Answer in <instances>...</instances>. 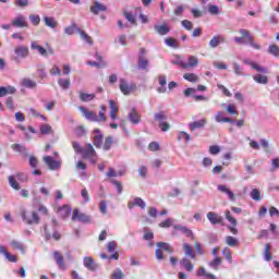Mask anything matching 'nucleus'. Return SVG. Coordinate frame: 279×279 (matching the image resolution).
Segmentation results:
<instances>
[{"label": "nucleus", "mask_w": 279, "mask_h": 279, "mask_svg": "<svg viewBox=\"0 0 279 279\" xmlns=\"http://www.w3.org/2000/svg\"><path fill=\"white\" fill-rule=\"evenodd\" d=\"M93 143L97 149H101V146L104 145V134L95 135Z\"/></svg>", "instance_id": "40"}, {"label": "nucleus", "mask_w": 279, "mask_h": 279, "mask_svg": "<svg viewBox=\"0 0 279 279\" xmlns=\"http://www.w3.org/2000/svg\"><path fill=\"white\" fill-rule=\"evenodd\" d=\"M165 43H166L167 47H172V49L180 48L178 40L173 39V37H169V38L165 39Z\"/></svg>", "instance_id": "44"}, {"label": "nucleus", "mask_w": 279, "mask_h": 279, "mask_svg": "<svg viewBox=\"0 0 279 279\" xmlns=\"http://www.w3.org/2000/svg\"><path fill=\"white\" fill-rule=\"evenodd\" d=\"M123 16L131 23V25H136V16H134V13L125 11Z\"/></svg>", "instance_id": "46"}, {"label": "nucleus", "mask_w": 279, "mask_h": 279, "mask_svg": "<svg viewBox=\"0 0 279 279\" xmlns=\"http://www.w3.org/2000/svg\"><path fill=\"white\" fill-rule=\"evenodd\" d=\"M207 219L211 223V226L222 225L223 217L218 216L215 211L207 213Z\"/></svg>", "instance_id": "14"}, {"label": "nucleus", "mask_w": 279, "mask_h": 279, "mask_svg": "<svg viewBox=\"0 0 279 279\" xmlns=\"http://www.w3.org/2000/svg\"><path fill=\"white\" fill-rule=\"evenodd\" d=\"M197 276L199 277L205 276V278L217 279L215 275L206 272V269L204 267H201L198 269Z\"/></svg>", "instance_id": "53"}, {"label": "nucleus", "mask_w": 279, "mask_h": 279, "mask_svg": "<svg viewBox=\"0 0 279 279\" xmlns=\"http://www.w3.org/2000/svg\"><path fill=\"white\" fill-rule=\"evenodd\" d=\"M199 64V59L195 56H190L187 62H185V69H195Z\"/></svg>", "instance_id": "28"}, {"label": "nucleus", "mask_w": 279, "mask_h": 279, "mask_svg": "<svg viewBox=\"0 0 279 279\" xmlns=\"http://www.w3.org/2000/svg\"><path fill=\"white\" fill-rule=\"evenodd\" d=\"M46 47L47 48L38 45V41L31 43V49L33 51H38L39 56H43V58H48L49 56H53V48H51L49 44H46Z\"/></svg>", "instance_id": "5"}, {"label": "nucleus", "mask_w": 279, "mask_h": 279, "mask_svg": "<svg viewBox=\"0 0 279 279\" xmlns=\"http://www.w3.org/2000/svg\"><path fill=\"white\" fill-rule=\"evenodd\" d=\"M22 85L25 86V88H36L37 83L29 78H24Z\"/></svg>", "instance_id": "54"}, {"label": "nucleus", "mask_w": 279, "mask_h": 279, "mask_svg": "<svg viewBox=\"0 0 279 279\" xmlns=\"http://www.w3.org/2000/svg\"><path fill=\"white\" fill-rule=\"evenodd\" d=\"M11 246L13 247V250H17L22 254H25V245H23V243L16 241V240H13V241H11Z\"/></svg>", "instance_id": "42"}, {"label": "nucleus", "mask_w": 279, "mask_h": 279, "mask_svg": "<svg viewBox=\"0 0 279 279\" xmlns=\"http://www.w3.org/2000/svg\"><path fill=\"white\" fill-rule=\"evenodd\" d=\"M157 250L155 251V256L157 258V260H165V254L163 252H168V254H173V248L171 246V244L167 243V242H157Z\"/></svg>", "instance_id": "4"}, {"label": "nucleus", "mask_w": 279, "mask_h": 279, "mask_svg": "<svg viewBox=\"0 0 279 279\" xmlns=\"http://www.w3.org/2000/svg\"><path fill=\"white\" fill-rule=\"evenodd\" d=\"M226 43V37L223 35H216L209 40L210 49H217L219 45Z\"/></svg>", "instance_id": "15"}, {"label": "nucleus", "mask_w": 279, "mask_h": 279, "mask_svg": "<svg viewBox=\"0 0 279 279\" xmlns=\"http://www.w3.org/2000/svg\"><path fill=\"white\" fill-rule=\"evenodd\" d=\"M226 219L227 221H229V223H231L230 226L227 227L231 234H239V229H236V219L232 217L230 210L226 211Z\"/></svg>", "instance_id": "9"}, {"label": "nucleus", "mask_w": 279, "mask_h": 279, "mask_svg": "<svg viewBox=\"0 0 279 279\" xmlns=\"http://www.w3.org/2000/svg\"><path fill=\"white\" fill-rule=\"evenodd\" d=\"M183 250L185 252V256H189L190 258H193V259L196 258L195 251L193 250V247L191 245H189V243L183 244Z\"/></svg>", "instance_id": "36"}, {"label": "nucleus", "mask_w": 279, "mask_h": 279, "mask_svg": "<svg viewBox=\"0 0 279 279\" xmlns=\"http://www.w3.org/2000/svg\"><path fill=\"white\" fill-rule=\"evenodd\" d=\"M20 216L22 217V221L27 223V226H38V223H40L38 211H27V209H22Z\"/></svg>", "instance_id": "2"}, {"label": "nucleus", "mask_w": 279, "mask_h": 279, "mask_svg": "<svg viewBox=\"0 0 279 279\" xmlns=\"http://www.w3.org/2000/svg\"><path fill=\"white\" fill-rule=\"evenodd\" d=\"M57 213L62 217V219H65V217L71 215V207H69V205H64L62 207H59L57 209Z\"/></svg>", "instance_id": "33"}, {"label": "nucleus", "mask_w": 279, "mask_h": 279, "mask_svg": "<svg viewBox=\"0 0 279 279\" xmlns=\"http://www.w3.org/2000/svg\"><path fill=\"white\" fill-rule=\"evenodd\" d=\"M206 123H208L206 119H201L198 121L191 122L189 124V129L191 132H195V130L204 129L206 126Z\"/></svg>", "instance_id": "18"}, {"label": "nucleus", "mask_w": 279, "mask_h": 279, "mask_svg": "<svg viewBox=\"0 0 279 279\" xmlns=\"http://www.w3.org/2000/svg\"><path fill=\"white\" fill-rule=\"evenodd\" d=\"M13 27H29V24L27 23V20L25 19V15H19L12 21Z\"/></svg>", "instance_id": "17"}, {"label": "nucleus", "mask_w": 279, "mask_h": 279, "mask_svg": "<svg viewBox=\"0 0 279 279\" xmlns=\"http://www.w3.org/2000/svg\"><path fill=\"white\" fill-rule=\"evenodd\" d=\"M159 84L160 87L157 88V92L160 94L167 93V77L165 75H159Z\"/></svg>", "instance_id": "35"}, {"label": "nucleus", "mask_w": 279, "mask_h": 279, "mask_svg": "<svg viewBox=\"0 0 279 279\" xmlns=\"http://www.w3.org/2000/svg\"><path fill=\"white\" fill-rule=\"evenodd\" d=\"M226 110L228 112V114H231L233 117H239V110H236V106L235 105H228L226 107Z\"/></svg>", "instance_id": "51"}, {"label": "nucleus", "mask_w": 279, "mask_h": 279, "mask_svg": "<svg viewBox=\"0 0 279 279\" xmlns=\"http://www.w3.org/2000/svg\"><path fill=\"white\" fill-rule=\"evenodd\" d=\"M72 221H80L81 223H89L90 216L84 213H80L78 209H74L72 215Z\"/></svg>", "instance_id": "10"}, {"label": "nucleus", "mask_w": 279, "mask_h": 279, "mask_svg": "<svg viewBox=\"0 0 279 279\" xmlns=\"http://www.w3.org/2000/svg\"><path fill=\"white\" fill-rule=\"evenodd\" d=\"M40 132L41 134H53V129L49 124H41Z\"/></svg>", "instance_id": "58"}, {"label": "nucleus", "mask_w": 279, "mask_h": 279, "mask_svg": "<svg viewBox=\"0 0 279 279\" xmlns=\"http://www.w3.org/2000/svg\"><path fill=\"white\" fill-rule=\"evenodd\" d=\"M271 245L270 244H266L265 245V251H264V258L265 260L269 262L271 260Z\"/></svg>", "instance_id": "57"}, {"label": "nucleus", "mask_w": 279, "mask_h": 279, "mask_svg": "<svg viewBox=\"0 0 279 279\" xmlns=\"http://www.w3.org/2000/svg\"><path fill=\"white\" fill-rule=\"evenodd\" d=\"M183 80H186L187 82H191L192 84H197L199 82V76L195 73H185L183 75Z\"/></svg>", "instance_id": "38"}, {"label": "nucleus", "mask_w": 279, "mask_h": 279, "mask_svg": "<svg viewBox=\"0 0 279 279\" xmlns=\"http://www.w3.org/2000/svg\"><path fill=\"white\" fill-rule=\"evenodd\" d=\"M154 118L155 121H158L161 132H169V130H171V124L167 122V114H165V111L155 113Z\"/></svg>", "instance_id": "7"}, {"label": "nucleus", "mask_w": 279, "mask_h": 279, "mask_svg": "<svg viewBox=\"0 0 279 279\" xmlns=\"http://www.w3.org/2000/svg\"><path fill=\"white\" fill-rule=\"evenodd\" d=\"M254 82H256L257 84H269V77H267V75H263V74H256L253 76Z\"/></svg>", "instance_id": "37"}, {"label": "nucleus", "mask_w": 279, "mask_h": 279, "mask_svg": "<svg viewBox=\"0 0 279 279\" xmlns=\"http://www.w3.org/2000/svg\"><path fill=\"white\" fill-rule=\"evenodd\" d=\"M83 158H87L92 162V165H96L97 162V151H95V148L93 147V144H86L85 147H83V153H81Z\"/></svg>", "instance_id": "6"}, {"label": "nucleus", "mask_w": 279, "mask_h": 279, "mask_svg": "<svg viewBox=\"0 0 279 279\" xmlns=\"http://www.w3.org/2000/svg\"><path fill=\"white\" fill-rule=\"evenodd\" d=\"M44 236L46 241H50V239H54V241H60L62 239V235L58 232V230H53V233L51 235V232H49V228L47 225L44 226Z\"/></svg>", "instance_id": "13"}, {"label": "nucleus", "mask_w": 279, "mask_h": 279, "mask_svg": "<svg viewBox=\"0 0 279 279\" xmlns=\"http://www.w3.org/2000/svg\"><path fill=\"white\" fill-rule=\"evenodd\" d=\"M80 111L82 112L83 117L87 119V121H92L94 123H99V118H97V113L94 111H88L85 107H80Z\"/></svg>", "instance_id": "11"}, {"label": "nucleus", "mask_w": 279, "mask_h": 279, "mask_svg": "<svg viewBox=\"0 0 279 279\" xmlns=\"http://www.w3.org/2000/svg\"><path fill=\"white\" fill-rule=\"evenodd\" d=\"M16 93V88L13 86L0 87V97H5V95H14Z\"/></svg>", "instance_id": "34"}, {"label": "nucleus", "mask_w": 279, "mask_h": 279, "mask_svg": "<svg viewBox=\"0 0 279 279\" xmlns=\"http://www.w3.org/2000/svg\"><path fill=\"white\" fill-rule=\"evenodd\" d=\"M58 84L63 90H68L69 86H71V81L69 78H59Z\"/></svg>", "instance_id": "50"}, {"label": "nucleus", "mask_w": 279, "mask_h": 279, "mask_svg": "<svg viewBox=\"0 0 279 279\" xmlns=\"http://www.w3.org/2000/svg\"><path fill=\"white\" fill-rule=\"evenodd\" d=\"M174 230H179L182 234H185L189 239H193V231L185 226L174 225Z\"/></svg>", "instance_id": "24"}, {"label": "nucleus", "mask_w": 279, "mask_h": 279, "mask_svg": "<svg viewBox=\"0 0 279 279\" xmlns=\"http://www.w3.org/2000/svg\"><path fill=\"white\" fill-rule=\"evenodd\" d=\"M14 53L17 58H27L29 56V48L26 46H19L15 48Z\"/></svg>", "instance_id": "20"}, {"label": "nucleus", "mask_w": 279, "mask_h": 279, "mask_svg": "<svg viewBox=\"0 0 279 279\" xmlns=\"http://www.w3.org/2000/svg\"><path fill=\"white\" fill-rule=\"evenodd\" d=\"M209 267H211V269H215V271H217V269H219V266H221V257H215L211 262L208 263Z\"/></svg>", "instance_id": "45"}, {"label": "nucleus", "mask_w": 279, "mask_h": 279, "mask_svg": "<svg viewBox=\"0 0 279 279\" xmlns=\"http://www.w3.org/2000/svg\"><path fill=\"white\" fill-rule=\"evenodd\" d=\"M208 12L209 14H213L214 16H217V14H219V7L215 5V4H208Z\"/></svg>", "instance_id": "63"}, {"label": "nucleus", "mask_w": 279, "mask_h": 279, "mask_svg": "<svg viewBox=\"0 0 279 279\" xmlns=\"http://www.w3.org/2000/svg\"><path fill=\"white\" fill-rule=\"evenodd\" d=\"M216 123H234V120L229 117H223V111H218L215 116Z\"/></svg>", "instance_id": "22"}, {"label": "nucleus", "mask_w": 279, "mask_h": 279, "mask_svg": "<svg viewBox=\"0 0 279 279\" xmlns=\"http://www.w3.org/2000/svg\"><path fill=\"white\" fill-rule=\"evenodd\" d=\"M53 258L59 269H64V256H62L59 251L53 252Z\"/></svg>", "instance_id": "26"}, {"label": "nucleus", "mask_w": 279, "mask_h": 279, "mask_svg": "<svg viewBox=\"0 0 279 279\" xmlns=\"http://www.w3.org/2000/svg\"><path fill=\"white\" fill-rule=\"evenodd\" d=\"M112 143H114V140L112 138V136H108L105 140V144L102 146L105 151H110L111 147H112Z\"/></svg>", "instance_id": "48"}, {"label": "nucleus", "mask_w": 279, "mask_h": 279, "mask_svg": "<svg viewBox=\"0 0 279 279\" xmlns=\"http://www.w3.org/2000/svg\"><path fill=\"white\" fill-rule=\"evenodd\" d=\"M155 31L157 32V34H159V36H167V34L171 32V28H169L167 24L155 25Z\"/></svg>", "instance_id": "29"}, {"label": "nucleus", "mask_w": 279, "mask_h": 279, "mask_svg": "<svg viewBox=\"0 0 279 279\" xmlns=\"http://www.w3.org/2000/svg\"><path fill=\"white\" fill-rule=\"evenodd\" d=\"M268 53L275 56V58H279V47L276 45H270L268 47Z\"/></svg>", "instance_id": "56"}, {"label": "nucleus", "mask_w": 279, "mask_h": 279, "mask_svg": "<svg viewBox=\"0 0 279 279\" xmlns=\"http://www.w3.org/2000/svg\"><path fill=\"white\" fill-rule=\"evenodd\" d=\"M11 147L13 151H17L19 154H27V148L21 144H13Z\"/></svg>", "instance_id": "52"}, {"label": "nucleus", "mask_w": 279, "mask_h": 279, "mask_svg": "<svg viewBox=\"0 0 279 279\" xmlns=\"http://www.w3.org/2000/svg\"><path fill=\"white\" fill-rule=\"evenodd\" d=\"M72 147L75 154H82L84 151V147L80 144V142H72Z\"/></svg>", "instance_id": "62"}, {"label": "nucleus", "mask_w": 279, "mask_h": 279, "mask_svg": "<svg viewBox=\"0 0 279 279\" xmlns=\"http://www.w3.org/2000/svg\"><path fill=\"white\" fill-rule=\"evenodd\" d=\"M123 278H125V274L123 272V270H121V268H117L111 274V279H123Z\"/></svg>", "instance_id": "49"}, {"label": "nucleus", "mask_w": 279, "mask_h": 279, "mask_svg": "<svg viewBox=\"0 0 279 279\" xmlns=\"http://www.w3.org/2000/svg\"><path fill=\"white\" fill-rule=\"evenodd\" d=\"M75 32L80 34L82 40H85V43H87L88 45H93V38L88 36V34H86L84 31H82V28L76 27L75 25L68 26L64 28V34H66L68 36H73Z\"/></svg>", "instance_id": "3"}, {"label": "nucleus", "mask_w": 279, "mask_h": 279, "mask_svg": "<svg viewBox=\"0 0 279 279\" xmlns=\"http://www.w3.org/2000/svg\"><path fill=\"white\" fill-rule=\"evenodd\" d=\"M44 162L47 165V167L51 171H56V170L60 169L59 161L53 160V157H51V156H45L44 157Z\"/></svg>", "instance_id": "16"}, {"label": "nucleus", "mask_w": 279, "mask_h": 279, "mask_svg": "<svg viewBox=\"0 0 279 279\" xmlns=\"http://www.w3.org/2000/svg\"><path fill=\"white\" fill-rule=\"evenodd\" d=\"M81 101H93L95 99V94H86L84 92H78Z\"/></svg>", "instance_id": "43"}, {"label": "nucleus", "mask_w": 279, "mask_h": 279, "mask_svg": "<svg viewBox=\"0 0 279 279\" xmlns=\"http://www.w3.org/2000/svg\"><path fill=\"white\" fill-rule=\"evenodd\" d=\"M37 77H39V80L47 78V71L45 70V66L41 65L37 69Z\"/></svg>", "instance_id": "60"}, {"label": "nucleus", "mask_w": 279, "mask_h": 279, "mask_svg": "<svg viewBox=\"0 0 279 279\" xmlns=\"http://www.w3.org/2000/svg\"><path fill=\"white\" fill-rule=\"evenodd\" d=\"M0 254H2L7 258V260H9L10 263H16L17 260L16 257L10 254L8 250H5V246L3 245L0 246Z\"/></svg>", "instance_id": "31"}, {"label": "nucleus", "mask_w": 279, "mask_h": 279, "mask_svg": "<svg viewBox=\"0 0 279 279\" xmlns=\"http://www.w3.org/2000/svg\"><path fill=\"white\" fill-rule=\"evenodd\" d=\"M147 66H149V60L145 59L143 56L138 57V69L142 71H147Z\"/></svg>", "instance_id": "39"}, {"label": "nucleus", "mask_w": 279, "mask_h": 279, "mask_svg": "<svg viewBox=\"0 0 279 279\" xmlns=\"http://www.w3.org/2000/svg\"><path fill=\"white\" fill-rule=\"evenodd\" d=\"M109 108H110V113L109 117L114 121L117 119V112H119V107H117V104L114 100H109Z\"/></svg>", "instance_id": "27"}, {"label": "nucleus", "mask_w": 279, "mask_h": 279, "mask_svg": "<svg viewBox=\"0 0 279 279\" xmlns=\"http://www.w3.org/2000/svg\"><path fill=\"white\" fill-rule=\"evenodd\" d=\"M144 241H154V232L149 228H144Z\"/></svg>", "instance_id": "55"}, {"label": "nucleus", "mask_w": 279, "mask_h": 279, "mask_svg": "<svg viewBox=\"0 0 279 279\" xmlns=\"http://www.w3.org/2000/svg\"><path fill=\"white\" fill-rule=\"evenodd\" d=\"M129 120L134 125H138V123H141V116L138 114V112H136L135 108L131 109V112L129 113Z\"/></svg>", "instance_id": "23"}, {"label": "nucleus", "mask_w": 279, "mask_h": 279, "mask_svg": "<svg viewBox=\"0 0 279 279\" xmlns=\"http://www.w3.org/2000/svg\"><path fill=\"white\" fill-rule=\"evenodd\" d=\"M240 37H234V43L236 45H250L253 49H256L257 51L260 50V45L254 43V37L252 34H250V31L245 28L239 29Z\"/></svg>", "instance_id": "1"}, {"label": "nucleus", "mask_w": 279, "mask_h": 279, "mask_svg": "<svg viewBox=\"0 0 279 279\" xmlns=\"http://www.w3.org/2000/svg\"><path fill=\"white\" fill-rule=\"evenodd\" d=\"M226 243L229 245V247H236L239 245V240L236 238L228 235L226 238Z\"/></svg>", "instance_id": "47"}, {"label": "nucleus", "mask_w": 279, "mask_h": 279, "mask_svg": "<svg viewBox=\"0 0 279 279\" xmlns=\"http://www.w3.org/2000/svg\"><path fill=\"white\" fill-rule=\"evenodd\" d=\"M8 180L11 189H14V191H21V185L19 184V181H16L14 175H10Z\"/></svg>", "instance_id": "41"}, {"label": "nucleus", "mask_w": 279, "mask_h": 279, "mask_svg": "<svg viewBox=\"0 0 279 279\" xmlns=\"http://www.w3.org/2000/svg\"><path fill=\"white\" fill-rule=\"evenodd\" d=\"M233 71L235 73V75H243V68L241 66V64L233 62Z\"/></svg>", "instance_id": "64"}, {"label": "nucleus", "mask_w": 279, "mask_h": 279, "mask_svg": "<svg viewBox=\"0 0 279 279\" xmlns=\"http://www.w3.org/2000/svg\"><path fill=\"white\" fill-rule=\"evenodd\" d=\"M180 265L185 269V271L192 272L193 269H195V266H193V263L190 262L189 258L184 257L180 260Z\"/></svg>", "instance_id": "30"}, {"label": "nucleus", "mask_w": 279, "mask_h": 279, "mask_svg": "<svg viewBox=\"0 0 279 279\" xmlns=\"http://www.w3.org/2000/svg\"><path fill=\"white\" fill-rule=\"evenodd\" d=\"M44 23L46 27H50V29H56L58 27V22L53 17L45 16Z\"/></svg>", "instance_id": "32"}, {"label": "nucleus", "mask_w": 279, "mask_h": 279, "mask_svg": "<svg viewBox=\"0 0 279 279\" xmlns=\"http://www.w3.org/2000/svg\"><path fill=\"white\" fill-rule=\"evenodd\" d=\"M172 64H175L177 66H181V69H186V62L182 61L180 56H175V59L172 60Z\"/></svg>", "instance_id": "59"}, {"label": "nucleus", "mask_w": 279, "mask_h": 279, "mask_svg": "<svg viewBox=\"0 0 279 279\" xmlns=\"http://www.w3.org/2000/svg\"><path fill=\"white\" fill-rule=\"evenodd\" d=\"M108 7L106 4L99 3L98 1L94 2V5L90 7V12L93 14H99L100 12H106Z\"/></svg>", "instance_id": "21"}, {"label": "nucleus", "mask_w": 279, "mask_h": 279, "mask_svg": "<svg viewBox=\"0 0 279 279\" xmlns=\"http://www.w3.org/2000/svg\"><path fill=\"white\" fill-rule=\"evenodd\" d=\"M218 191H220V193H226L230 202H234L236 199V197L234 196V193L230 189H228V186L226 185H218Z\"/></svg>", "instance_id": "25"}, {"label": "nucleus", "mask_w": 279, "mask_h": 279, "mask_svg": "<svg viewBox=\"0 0 279 279\" xmlns=\"http://www.w3.org/2000/svg\"><path fill=\"white\" fill-rule=\"evenodd\" d=\"M119 88L122 93V95H132L134 93V89L136 88V83H129L128 80L125 78H120L119 80Z\"/></svg>", "instance_id": "8"}, {"label": "nucleus", "mask_w": 279, "mask_h": 279, "mask_svg": "<svg viewBox=\"0 0 279 279\" xmlns=\"http://www.w3.org/2000/svg\"><path fill=\"white\" fill-rule=\"evenodd\" d=\"M251 197L252 199H254L255 202H260V191H258V189H253L251 191Z\"/></svg>", "instance_id": "61"}, {"label": "nucleus", "mask_w": 279, "mask_h": 279, "mask_svg": "<svg viewBox=\"0 0 279 279\" xmlns=\"http://www.w3.org/2000/svg\"><path fill=\"white\" fill-rule=\"evenodd\" d=\"M83 265L85 268L88 269V271H97V269H99V265H97V263H95V259H93V257L90 256H86L83 258Z\"/></svg>", "instance_id": "12"}, {"label": "nucleus", "mask_w": 279, "mask_h": 279, "mask_svg": "<svg viewBox=\"0 0 279 279\" xmlns=\"http://www.w3.org/2000/svg\"><path fill=\"white\" fill-rule=\"evenodd\" d=\"M135 206H138L140 208H142V210H145L147 204L145 203V201H143V198L135 197L134 202L130 201L128 203V208L132 210V208H134Z\"/></svg>", "instance_id": "19"}]
</instances>
